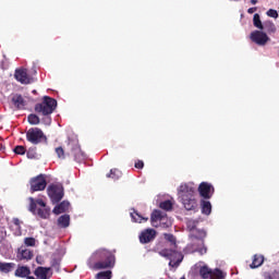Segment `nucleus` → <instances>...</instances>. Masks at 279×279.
I'll return each mask as SVG.
<instances>
[{
	"instance_id": "5701e85b",
	"label": "nucleus",
	"mask_w": 279,
	"mask_h": 279,
	"mask_svg": "<svg viewBox=\"0 0 279 279\" xmlns=\"http://www.w3.org/2000/svg\"><path fill=\"white\" fill-rule=\"evenodd\" d=\"M15 267H16V264H14V263L0 262V271L2 274H10V271H14Z\"/></svg>"
},
{
	"instance_id": "4c0bfd02",
	"label": "nucleus",
	"mask_w": 279,
	"mask_h": 279,
	"mask_svg": "<svg viewBox=\"0 0 279 279\" xmlns=\"http://www.w3.org/2000/svg\"><path fill=\"white\" fill-rule=\"evenodd\" d=\"M14 153L20 155V156H23L25 154V147L24 146H16L14 148Z\"/></svg>"
},
{
	"instance_id": "6ab92c4d",
	"label": "nucleus",
	"mask_w": 279,
	"mask_h": 279,
	"mask_svg": "<svg viewBox=\"0 0 279 279\" xmlns=\"http://www.w3.org/2000/svg\"><path fill=\"white\" fill-rule=\"evenodd\" d=\"M11 104H13V106L17 108V110H22V108H25V99H23V96L19 94L12 96Z\"/></svg>"
},
{
	"instance_id": "c85d7f7f",
	"label": "nucleus",
	"mask_w": 279,
	"mask_h": 279,
	"mask_svg": "<svg viewBox=\"0 0 279 279\" xmlns=\"http://www.w3.org/2000/svg\"><path fill=\"white\" fill-rule=\"evenodd\" d=\"M159 226L160 228H171V226H173V221L165 215V217L161 218Z\"/></svg>"
},
{
	"instance_id": "4be33fe9",
	"label": "nucleus",
	"mask_w": 279,
	"mask_h": 279,
	"mask_svg": "<svg viewBox=\"0 0 279 279\" xmlns=\"http://www.w3.org/2000/svg\"><path fill=\"white\" fill-rule=\"evenodd\" d=\"M70 203L66 201H63L61 204L57 205L53 208L54 215H62V213H66L69 210Z\"/></svg>"
},
{
	"instance_id": "6e6552de",
	"label": "nucleus",
	"mask_w": 279,
	"mask_h": 279,
	"mask_svg": "<svg viewBox=\"0 0 279 279\" xmlns=\"http://www.w3.org/2000/svg\"><path fill=\"white\" fill-rule=\"evenodd\" d=\"M47 191L50 199L54 204H58V202L64 197V187H62L60 184L50 185Z\"/></svg>"
},
{
	"instance_id": "cd10ccee",
	"label": "nucleus",
	"mask_w": 279,
	"mask_h": 279,
	"mask_svg": "<svg viewBox=\"0 0 279 279\" xmlns=\"http://www.w3.org/2000/svg\"><path fill=\"white\" fill-rule=\"evenodd\" d=\"M264 29H266L268 34H276V24L271 21H267L264 23Z\"/></svg>"
},
{
	"instance_id": "a19ab883",
	"label": "nucleus",
	"mask_w": 279,
	"mask_h": 279,
	"mask_svg": "<svg viewBox=\"0 0 279 279\" xmlns=\"http://www.w3.org/2000/svg\"><path fill=\"white\" fill-rule=\"evenodd\" d=\"M0 236H1V239H5V230L2 229L0 231Z\"/></svg>"
},
{
	"instance_id": "49530a36",
	"label": "nucleus",
	"mask_w": 279,
	"mask_h": 279,
	"mask_svg": "<svg viewBox=\"0 0 279 279\" xmlns=\"http://www.w3.org/2000/svg\"><path fill=\"white\" fill-rule=\"evenodd\" d=\"M0 210H1V206H0Z\"/></svg>"
},
{
	"instance_id": "9b49d317",
	"label": "nucleus",
	"mask_w": 279,
	"mask_h": 279,
	"mask_svg": "<svg viewBox=\"0 0 279 279\" xmlns=\"http://www.w3.org/2000/svg\"><path fill=\"white\" fill-rule=\"evenodd\" d=\"M45 189H47V180L45 179V175L39 174L31 180L32 193H36V191H45Z\"/></svg>"
},
{
	"instance_id": "f3484780",
	"label": "nucleus",
	"mask_w": 279,
	"mask_h": 279,
	"mask_svg": "<svg viewBox=\"0 0 279 279\" xmlns=\"http://www.w3.org/2000/svg\"><path fill=\"white\" fill-rule=\"evenodd\" d=\"M17 258L20 260H32V258H34V253H32L29 248H25V246H21L17 251Z\"/></svg>"
},
{
	"instance_id": "c9c22d12",
	"label": "nucleus",
	"mask_w": 279,
	"mask_h": 279,
	"mask_svg": "<svg viewBox=\"0 0 279 279\" xmlns=\"http://www.w3.org/2000/svg\"><path fill=\"white\" fill-rule=\"evenodd\" d=\"M163 236L166 241H169L170 243H172V245H175V236H173V234L165 233Z\"/></svg>"
},
{
	"instance_id": "7c9ffc66",
	"label": "nucleus",
	"mask_w": 279,
	"mask_h": 279,
	"mask_svg": "<svg viewBox=\"0 0 279 279\" xmlns=\"http://www.w3.org/2000/svg\"><path fill=\"white\" fill-rule=\"evenodd\" d=\"M13 228L15 230L16 236H21V234H22V232H21V220L14 219L13 220Z\"/></svg>"
},
{
	"instance_id": "39448f33",
	"label": "nucleus",
	"mask_w": 279,
	"mask_h": 279,
	"mask_svg": "<svg viewBox=\"0 0 279 279\" xmlns=\"http://www.w3.org/2000/svg\"><path fill=\"white\" fill-rule=\"evenodd\" d=\"M160 256H163V258H169V266L170 267H178L180 263L184 259V256H182V253L166 248L161 252H159Z\"/></svg>"
},
{
	"instance_id": "c756f323",
	"label": "nucleus",
	"mask_w": 279,
	"mask_h": 279,
	"mask_svg": "<svg viewBox=\"0 0 279 279\" xmlns=\"http://www.w3.org/2000/svg\"><path fill=\"white\" fill-rule=\"evenodd\" d=\"M111 278H112V271L110 270L101 271L96 275V279H111Z\"/></svg>"
},
{
	"instance_id": "a878e982",
	"label": "nucleus",
	"mask_w": 279,
	"mask_h": 279,
	"mask_svg": "<svg viewBox=\"0 0 279 279\" xmlns=\"http://www.w3.org/2000/svg\"><path fill=\"white\" fill-rule=\"evenodd\" d=\"M211 211H213V205H210V202L203 201L202 202V213H203V215H210Z\"/></svg>"
},
{
	"instance_id": "dca6fc26",
	"label": "nucleus",
	"mask_w": 279,
	"mask_h": 279,
	"mask_svg": "<svg viewBox=\"0 0 279 279\" xmlns=\"http://www.w3.org/2000/svg\"><path fill=\"white\" fill-rule=\"evenodd\" d=\"M34 275L36 276V278L38 279H49L51 278L52 274H51V268H47V267H37L34 271Z\"/></svg>"
},
{
	"instance_id": "2f4dec72",
	"label": "nucleus",
	"mask_w": 279,
	"mask_h": 279,
	"mask_svg": "<svg viewBox=\"0 0 279 279\" xmlns=\"http://www.w3.org/2000/svg\"><path fill=\"white\" fill-rule=\"evenodd\" d=\"M28 123H31V125H38V123H40V118H38L36 114H29Z\"/></svg>"
},
{
	"instance_id": "f704fd0d",
	"label": "nucleus",
	"mask_w": 279,
	"mask_h": 279,
	"mask_svg": "<svg viewBox=\"0 0 279 279\" xmlns=\"http://www.w3.org/2000/svg\"><path fill=\"white\" fill-rule=\"evenodd\" d=\"M24 243L27 247H34L36 245V239L26 238V239H24Z\"/></svg>"
},
{
	"instance_id": "58836bf2",
	"label": "nucleus",
	"mask_w": 279,
	"mask_h": 279,
	"mask_svg": "<svg viewBox=\"0 0 279 279\" xmlns=\"http://www.w3.org/2000/svg\"><path fill=\"white\" fill-rule=\"evenodd\" d=\"M56 154H57L58 158H64V149L62 147H57Z\"/></svg>"
},
{
	"instance_id": "0eeeda50",
	"label": "nucleus",
	"mask_w": 279,
	"mask_h": 279,
	"mask_svg": "<svg viewBox=\"0 0 279 279\" xmlns=\"http://www.w3.org/2000/svg\"><path fill=\"white\" fill-rule=\"evenodd\" d=\"M26 138L28 143H32L33 145H38V143H41L45 138V133H43V130L38 128H33L27 131Z\"/></svg>"
},
{
	"instance_id": "37998d69",
	"label": "nucleus",
	"mask_w": 279,
	"mask_h": 279,
	"mask_svg": "<svg viewBox=\"0 0 279 279\" xmlns=\"http://www.w3.org/2000/svg\"><path fill=\"white\" fill-rule=\"evenodd\" d=\"M251 3H252L253 5H256V4L258 3V0H251Z\"/></svg>"
},
{
	"instance_id": "f03ea898",
	"label": "nucleus",
	"mask_w": 279,
	"mask_h": 279,
	"mask_svg": "<svg viewBox=\"0 0 279 279\" xmlns=\"http://www.w3.org/2000/svg\"><path fill=\"white\" fill-rule=\"evenodd\" d=\"M88 266L96 271L99 269H112L114 267V255L106 248H99L92 254Z\"/></svg>"
},
{
	"instance_id": "f8f14e48",
	"label": "nucleus",
	"mask_w": 279,
	"mask_h": 279,
	"mask_svg": "<svg viewBox=\"0 0 279 279\" xmlns=\"http://www.w3.org/2000/svg\"><path fill=\"white\" fill-rule=\"evenodd\" d=\"M198 193L204 199H210L213 193H215V187L208 182H202L198 186Z\"/></svg>"
},
{
	"instance_id": "b1692460",
	"label": "nucleus",
	"mask_w": 279,
	"mask_h": 279,
	"mask_svg": "<svg viewBox=\"0 0 279 279\" xmlns=\"http://www.w3.org/2000/svg\"><path fill=\"white\" fill-rule=\"evenodd\" d=\"M263 263H265V256L263 255H254L253 257V262L251 264V269H256L258 267H260V265H263Z\"/></svg>"
},
{
	"instance_id": "393cba45",
	"label": "nucleus",
	"mask_w": 279,
	"mask_h": 279,
	"mask_svg": "<svg viewBox=\"0 0 279 279\" xmlns=\"http://www.w3.org/2000/svg\"><path fill=\"white\" fill-rule=\"evenodd\" d=\"M58 223L61 228H69V223H71V217H69V215H63L58 219Z\"/></svg>"
},
{
	"instance_id": "bb28decb",
	"label": "nucleus",
	"mask_w": 279,
	"mask_h": 279,
	"mask_svg": "<svg viewBox=\"0 0 279 279\" xmlns=\"http://www.w3.org/2000/svg\"><path fill=\"white\" fill-rule=\"evenodd\" d=\"M253 25L254 27H257V29H264L265 24H263V22L260 21V15H258V13L254 14L253 16Z\"/></svg>"
},
{
	"instance_id": "423d86ee",
	"label": "nucleus",
	"mask_w": 279,
	"mask_h": 279,
	"mask_svg": "<svg viewBox=\"0 0 279 279\" xmlns=\"http://www.w3.org/2000/svg\"><path fill=\"white\" fill-rule=\"evenodd\" d=\"M202 239L204 238H194L193 243L186 246L185 252L187 254H193L194 252H198L201 256H204V254H206L207 252V248L204 245V241Z\"/></svg>"
},
{
	"instance_id": "a18cd8bd",
	"label": "nucleus",
	"mask_w": 279,
	"mask_h": 279,
	"mask_svg": "<svg viewBox=\"0 0 279 279\" xmlns=\"http://www.w3.org/2000/svg\"><path fill=\"white\" fill-rule=\"evenodd\" d=\"M48 123H51V120H50V119H48Z\"/></svg>"
},
{
	"instance_id": "aec40b11",
	"label": "nucleus",
	"mask_w": 279,
	"mask_h": 279,
	"mask_svg": "<svg viewBox=\"0 0 279 279\" xmlns=\"http://www.w3.org/2000/svg\"><path fill=\"white\" fill-rule=\"evenodd\" d=\"M29 274H32V270H29V267L27 266H19L17 269L15 270V276L17 278H32V276H29Z\"/></svg>"
},
{
	"instance_id": "7ed1b4c3",
	"label": "nucleus",
	"mask_w": 279,
	"mask_h": 279,
	"mask_svg": "<svg viewBox=\"0 0 279 279\" xmlns=\"http://www.w3.org/2000/svg\"><path fill=\"white\" fill-rule=\"evenodd\" d=\"M31 204H29V210L34 215H37L40 217V219H49L51 215V209L47 207V204L43 202V199H34V197L28 198Z\"/></svg>"
},
{
	"instance_id": "20e7f679",
	"label": "nucleus",
	"mask_w": 279,
	"mask_h": 279,
	"mask_svg": "<svg viewBox=\"0 0 279 279\" xmlns=\"http://www.w3.org/2000/svg\"><path fill=\"white\" fill-rule=\"evenodd\" d=\"M57 106H58V101H56V99L49 96H45L44 101L35 106V110L44 114V117H47V114H51L53 110H56Z\"/></svg>"
},
{
	"instance_id": "2eb2a0df",
	"label": "nucleus",
	"mask_w": 279,
	"mask_h": 279,
	"mask_svg": "<svg viewBox=\"0 0 279 279\" xmlns=\"http://www.w3.org/2000/svg\"><path fill=\"white\" fill-rule=\"evenodd\" d=\"M154 239H156V230L154 229H146L140 234L141 243H150Z\"/></svg>"
},
{
	"instance_id": "412c9836",
	"label": "nucleus",
	"mask_w": 279,
	"mask_h": 279,
	"mask_svg": "<svg viewBox=\"0 0 279 279\" xmlns=\"http://www.w3.org/2000/svg\"><path fill=\"white\" fill-rule=\"evenodd\" d=\"M130 215H131V219H132V221H134V223H145L146 221H149L148 217L142 216L136 210L131 211Z\"/></svg>"
},
{
	"instance_id": "1a4fd4ad",
	"label": "nucleus",
	"mask_w": 279,
	"mask_h": 279,
	"mask_svg": "<svg viewBox=\"0 0 279 279\" xmlns=\"http://www.w3.org/2000/svg\"><path fill=\"white\" fill-rule=\"evenodd\" d=\"M199 276L203 277L204 279H225L226 275L223 274V271L219 270V269H215V270H210V268H208V266H203L199 269Z\"/></svg>"
},
{
	"instance_id": "473e14b6",
	"label": "nucleus",
	"mask_w": 279,
	"mask_h": 279,
	"mask_svg": "<svg viewBox=\"0 0 279 279\" xmlns=\"http://www.w3.org/2000/svg\"><path fill=\"white\" fill-rule=\"evenodd\" d=\"M121 172L118 169H111L110 174H107V178H112V180H119Z\"/></svg>"
},
{
	"instance_id": "c03bdc74",
	"label": "nucleus",
	"mask_w": 279,
	"mask_h": 279,
	"mask_svg": "<svg viewBox=\"0 0 279 279\" xmlns=\"http://www.w3.org/2000/svg\"><path fill=\"white\" fill-rule=\"evenodd\" d=\"M254 8L248 9V14H254Z\"/></svg>"
},
{
	"instance_id": "ea45409f",
	"label": "nucleus",
	"mask_w": 279,
	"mask_h": 279,
	"mask_svg": "<svg viewBox=\"0 0 279 279\" xmlns=\"http://www.w3.org/2000/svg\"><path fill=\"white\" fill-rule=\"evenodd\" d=\"M143 167H145V163L143 161H137L135 162V169H143Z\"/></svg>"
},
{
	"instance_id": "4468645a",
	"label": "nucleus",
	"mask_w": 279,
	"mask_h": 279,
	"mask_svg": "<svg viewBox=\"0 0 279 279\" xmlns=\"http://www.w3.org/2000/svg\"><path fill=\"white\" fill-rule=\"evenodd\" d=\"M14 77L21 84H32V77L27 74V70L19 69L15 71Z\"/></svg>"
},
{
	"instance_id": "f257e3e1",
	"label": "nucleus",
	"mask_w": 279,
	"mask_h": 279,
	"mask_svg": "<svg viewBox=\"0 0 279 279\" xmlns=\"http://www.w3.org/2000/svg\"><path fill=\"white\" fill-rule=\"evenodd\" d=\"M179 202L184 206L185 210H195L197 208V187L194 183H182L178 187Z\"/></svg>"
},
{
	"instance_id": "a211bd4d",
	"label": "nucleus",
	"mask_w": 279,
	"mask_h": 279,
	"mask_svg": "<svg viewBox=\"0 0 279 279\" xmlns=\"http://www.w3.org/2000/svg\"><path fill=\"white\" fill-rule=\"evenodd\" d=\"M163 217L165 215L162 214V211L154 210L150 217L151 226L154 228L160 227V221L162 220Z\"/></svg>"
},
{
	"instance_id": "e433bc0d",
	"label": "nucleus",
	"mask_w": 279,
	"mask_h": 279,
	"mask_svg": "<svg viewBox=\"0 0 279 279\" xmlns=\"http://www.w3.org/2000/svg\"><path fill=\"white\" fill-rule=\"evenodd\" d=\"M267 16H270V19H278V11L270 9L267 11Z\"/></svg>"
},
{
	"instance_id": "ddd939ff",
	"label": "nucleus",
	"mask_w": 279,
	"mask_h": 279,
	"mask_svg": "<svg viewBox=\"0 0 279 279\" xmlns=\"http://www.w3.org/2000/svg\"><path fill=\"white\" fill-rule=\"evenodd\" d=\"M196 226H197V221H195V220L187 221V228H189V230H191L192 239H205L206 231L195 229Z\"/></svg>"
},
{
	"instance_id": "79ce46f5",
	"label": "nucleus",
	"mask_w": 279,
	"mask_h": 279,
	"mask_svg": "<svg viewBox=\"0 0 279 279\" xmlns=\"http://www.w3.org/2000/svg\"><path fill=\"white\" fill-rule=\"evenodd\" d=\"M52 267H57V269H58V267H60V260H56V262L52 264Z\"/></svg>"
},
{
	"instance_id": "9d476101",
	"label": "nucleus",
	"mask_w": 279,
	"mask_h": 279,
	"mask_svg": "<svg viewBox=\"0 0 279 279\" xmlns=\"http://www.w3.org/2000/svg\"><path fill=\"white\" fill-rule=\"evenodd\" d=\"M252 43H255V45H258V47H265L270 40L269 36H267V33L263 31H254L251 33L250 36Z\"/></svg>"
},
{
	"instance_id": "72a5a7b5",
	"label": "nucleus",
	"mask_w": 279,
	"mask_h": 279,
	"mask_svg": "<svg viewBox=\"0 0 279 279\" xmlns=\"http://www.w3.org/2000/svg\"><path fill=\"white\" fill-rule=\"evenodd\" d=\"M160 208H162V210H171V208H173V204L171 201H165L160 203Z\"/></svg>"
}]
</instances>
